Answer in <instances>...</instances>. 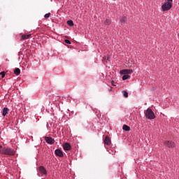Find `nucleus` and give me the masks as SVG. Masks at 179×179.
Segmentation results:
<instances>
[{"mask_svg": "<svg viewBox=\"0 0 179 179\" xmlns=\"http://www.w3.org/2000/svg\"><path fill=\"white\" fill-rule=\"evenodd\" d=\"M173 8V0H164L161 6L162 12H169Z\"/></svg>", "mask_w": 179, "mask_h": 179, "instance_id": "obj_1", "label": "nucleus"}, {"mask_svg": "<svg viewBox=\"0 0 179 179\" xmlns=\"http://www.w3.org/2000/svg\"><path fill=\"white\" fill-rule=\"evenodd\" d=\"M120 75H124L122 76V80H127V79H129L131 76V73H134V71L132 69H122L120 71Z\"/></svg>", "mask_w": 179, "mask_h": 179, "instance_id": "obj_2", "label": "nucleus"}, {"mask_svg": "<svg viewBox=\"0 0 179 179\" xmlns=\"http://www.w3.org/2000/svg\"><path fill=\"white\" fill-rule=\"evenodd\" d=\"M0 153L1 155H6L7 156H15V150L9 148H3L0 150Z\"/></svg>", "mask_w": 179, "mask_h": 179, "instance_id": "obj_3", "label": "nucleus"}, {"mask_svg": "<svg viewBox=\"0 0 179 179\" xmlns=\"http://www.w3.org/2000/svg\"><path fill=\"white\" fill-rule=\"evenodd\" d=\"M145 117L148 120H155L156 118V115H155V112L152 110L150 108H148L145 112Z\"/></svg>", "mask_w": 179, "mask_h": 179, "instance_id": "obj_4", "label": "nucleus"}, {"mask_svg": "<svg viewBox=\"0 0 179 179\" xmlns=\"http://www.w3.org/2000/svg\"><path fill=\"white\" fill-rule=\"evenodd\" d=\"M104 145L106 149H108V146L111 145V139L110 138V137H108V136H106L104 139Z\"/></svg>", "mask_w": 179, "mask_h": 179, "instance_id": "obj_5", "label": "nucleus"}, {"mask_svg": "<svg viewBox=\"0 0 179 179\" xmlns=\"http://www.w3.org/2000/svg\"><path fill=\"white\" fill-rule=\"evenodd\" d=\"M164 145H165V146H167V148H171V149H173L176 146V143L170 141H166L164 142Z\"/></svg>", "mask_w": 179, "mask_h": 179, "instance_id": "obj_6", "label": "nucleus"}, {"mask_svg": "<svg viewBox=\"0 0 179 179\" xmlns=\"http://www.w3.org/2000/svg\"><path fill=\"white\" fill-rule=\"evenodd\" d=\"M45 141L49 145H54V143H55V140H54L52 137H45Z\"/></svg>", "mask_w": 179, "mask_h": 179, "instance_id": "obj_7", "label": "nucleus"}, {"mask_svg": "<svg viewBox=\"0 0 179 179\" xmlns=\"http://www.w3.org/2000/svg\"><path fill=\"white\" fill-rule=\"evenodd\" d=\"M20 36H21L20 41L23 40H29V38H31V34H20Z\"/></svg>", "mask_w": 179, "mask_h": 179, "instance_id": "obj_8", "label": "nucleus"}, {"mask_svg": "<svg viewBox=\"0 0 179 179\" xmlns=\"http://www.w3.org/2000/svg\"><path fill=\"white\" fill-rule=\"evenodd\" d=\"M63 148L64 150L69 151L71 149H72V147L71 146V144L69 143H65L63 144Z\"/></svg>", "mask_w": 179, "mask_h": 179, "instance_id": "obj_9", "label": "nucleus"}, {"mask_svg": "<svg viewBox=\"0 0 179 179\" xmlns=\"http://www.w3.org/2000/svg\"><path fill=\"white\" fill-rule=\"evenodd\" d=\"M55 153L58 157H64V152L59 149L55 150Z\"/></svg>", "mask_w": 179, "mask_h": 179, "instance_id": "obj_10", "label": "nucleus"}, {"mask_svg": "<svg viewBox=\"0 0 179 179\" xmlns=\"http://www.w3.org/2000/svg\"><path fill=\"white\" fill-rule=\"evenodd\" d=\"M8 112H9V108H3V112H2L3 117H6V115H8Z\"/></svg>", "mask_w": 179, "mask_h": 179, "instance_id": "obj_11", "label": "nucleus"}, {"mask_svg": "<svg viewBox=\"0 0 179 179\" xmlns=\"http://www.w3.org/2000/svg\"><path fill=\"white\" fill-rule=\"evenodd\" d=\"M39 171L40 173H41V174H47V170H45V168H44V166H40Z\"/></svg>", "mask_w": 179, "mask_h": 179, "instance_id": "obj_12", "label": "nucleus"}, {"mask_svg": "<svg viewBox=\"0 0 179 179\" xmlns=\"http://www.w3.org/2000/svg\"><path fill=\"white\" fill-rule=\"evenodd\" d=\"M122 129H123V131H131V127H129L127 124H124L123 127H122Z\"/></svg>", "mask_w": 179, "mask_h": 179, "instance_id": "obj_13", "label": "nucleus"}, {"mask_svg": "<svg viewBox=\"0 0 179 179\" xmlns=\"http://www.w3.org/2000/svg\"><path fill=\"white\" fill-rule=\"evenodd\" d=\"M111 24V20L110 19H106L104 22V25L105 26H110Z\"/></svg>", "mask_w": 179, "mask_h": 179, "instance_id": "obj_14", "label": "nucleus"}, {"mask_svg": "<svg viewBox=\"0 0 179 179\" xmlns=\"http://www.w3.org/2000/svg\"><path fill=\"white\" fill-rule=\"evenodd\" d=\"M14 73H15V75H17V76L20 75V69H19V68L15 69L14 70Z\"/></svg>", "mask_w": 179, "mask_h": 179, "instance_id": "obj_15", "label": "nucleus"}, {"mask_svg": "<svg viewBox=\"0 0 179 179\" xmlns=\"http://www.w3.org/2000/svg\"><path fill=\"white\" fill-rule=\"evenodd\" d=\"M120 22L121 23H125V22H127V17H122L120 19Z\"/></svg>", "mask_w": 179, "mask_h": 179, "instance_id": "obj_16", "label": "nucleus"}, {"mask_svg": "<svg viewBox=\"0 0 179 179\" xmlns=\"http://www.w3.org/2000/svg\"><path fill=\"white\" fill-rule=\"evenodd\" d=\"M67 24H68V26H70V27H72L73 26V21H72V20H68L67 21Z\"/></svg>", "mask_w": 179, "mask_h": 179, "instance_id": "obj_17", "label": "nucleus"}, {"mask_svg": "<svg viewBox=\"0 0 179 179\" xmlns=\"http://www.w3.org/2000/svg\"><path fill=\"white\" fill-rule=\"evenodd\" d=\"M58 100H59V97L55 96V98L52 99V103H56V101H57Z\"/></svg>", "mask_w": 179, "mask_h": 179, "instance_id": "obj_18", "label": "nucleus"}, {"mask_svg": "<svg viewBox=\"0 0 179 179\" xmlns=\"http://www.w3.org/2000/svg\"><path fill=\"white\" fill-rule=\"evenodd\" d=\"M5 71L0 73V76L1 77V79H3V78H5Z\"/></svg>", "mask_w": 179, "mask_h": 179, "instance_id": "obj_19", "label": "nucleus"}, {"mask_svg": "<svg viewBox=\"0 0 179 179\" xmlns=\"http://www.w3.org/2000/svg\"><path fill=\"white\" fill-rule=\"evenodd\" d=\"M52 99H55V96H54V95L49 96V101H52Z\"/></svg>", "mask_w": 179, "mask_h": 179, "instance_id": "obj_20", "label": "nucleus"}, {"mask_svg": "<svg viewBox=\"0 0 179 179\" xmlns=\"http://www.w3.org/2000/svg\"><path fill=\"white\" fill-rule=\"evenodd\" d=\"M50 16H51V13H48L45 15L44 17L45 19H48V17H50Z\"/></svg>", "mask_w": 179, "mask_h": 179, "instance_id": "obj_21", "label": "nucleus"}, {"mask_svg": "<svg viewBox=\"0 0 179 179\" xmlns=\"http://www.w3.org/2000/svg\"><path fill=\"white\" fill-rule=\"evenodd\" d=\"M123 96H124V97H128V92L127 91H123Z\"/></svg>", "mask_w": 179, "mask_h": 179, "instance_id": "obj_22", "label": "nucleus"}, {"mask_svg": "<svg viewBox=\"0 0 179 179\" xmlns=\"http://www.w3.org/2000/svg\"><path fill=\"white\" fill-rule=\"evenodd\" d=\"M109 153L110 155H115V150H110V151H109Z\"/></svg>", "mask_w": 179, "mask_h": 179, "instance_id": "obj_23", "label": "nucleus"}, {"mask_svg": "<svg viewBox=\"0 0 179 179\" xmlns=\"http://www.w3.org/2000/svg\"><path fill=\"white\" fill-rule=\"evenodd\" d=\"M64 43H66V44H71V41H69L68 39H65Z\"/></svg>", "mask_w": 179, "mask_h": 179, "instance_id": "obj_24", "label": "nucleus"}, {"mask_svg": "<svg viewBox=\"0 0 179 179\" xmlns=\"http://www.w3.org/2000/svg\"><path fill=\"white\" fill-rule=\"evenodd\" d=\"M115 83H114V80H112L111 81V85H112V86H115V85L114 84Z\"/></svg>", "mask_w": 179, "mask_h": 179, "instance_id": "obj_25", "label": "nucleus"}, {"mask_svg": "<svg viewBox=\"0 0 179 179\" xmlns=\"http://www.w3.org/2000/svg\"><path fill=\"white\" fill-rule=\"evenodd\" d=\"M108 90L109 92H111V90H113V87H110Z\"/></svg>", "mask_w": 179, "mask_h": 179, "instance_id": "obj_26", "label": "nucleus"}, {"mask_svg": "<svg viewBox=\"0 0 179 179\" xmlns=\"http://www.w3.org/2000/svg\"><path fill=\"white\" fill-rule=\"evenodd\" d=\"M0 149H2V145H0Z\"/></svg>", "mask_w": 179, "mask_h": 179, "instance_id": "obj_27", "label": "nucleus"}, {"mask_svg": "<svg viewBox=\"0 0 179 179\" xmlns=\"http://www.w3.org/2000/svg\"><path fill=\"white\" fill-rule=\"evenodd\" d=\"M106 57H103V59H106Z\"/></svg>", "mask_w": 179, "mask_h": 179, "instance_id": "obj_28", "label": "nucleus"}, {"mask_svg": "<svg viewBox=\"0 0 179 179\" xmlns=\"http://www.w3.org/2000/svg\"><path fill=\"white\" fill-rule=\"evenodd\" d=\"M107 59H108V57H107Z\"/></svg>", "mask_w": 179, "mask_h": 179, "instance_id": "obj_29", "label": "nucleus"}, {"mask_svg": "<svg viewBox=\"0 0 179 179\" xmlns=\"http://www.w3.org/2000/svg\"><path fill=\"white\" fill-rule=\"evenodd\" d=\"M178 73H179V70H178Z\"/></svg>", "mask_w": 179, "mask_h": 179, "instance_id": "obj_30", "label": "nucleus"}]
</instances>
